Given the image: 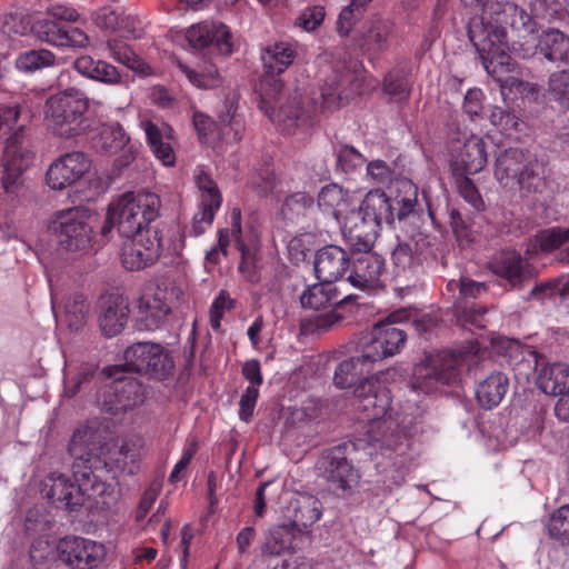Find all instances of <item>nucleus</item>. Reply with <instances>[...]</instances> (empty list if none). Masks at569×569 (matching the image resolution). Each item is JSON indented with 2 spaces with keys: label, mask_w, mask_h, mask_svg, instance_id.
Segmentation results:
<instances>
[{
  "label": "nucleus",
  "mask_w": 569,
  "mask_h": 569,
  "mask_svg": "<svg viewBox=\"0 0 569 569\" xmlns=\"http://www.w3.org/2000/svg\"><path fill=\"white\" fill-rule=\"evenodd\" d=\"M282 83L280 80L268 77L260 83V108L272 122L282 126L288 133L296 129L307 130L316 123L318 108L309 99L296 94L281 102Z\"/></svg>",
  "instance_id": "3"
},
{
  "label": "nucleus",
  "mask_w": 569,
  "mask_h": 569,
  "mask_svg": "<svg viewBox=\"0 0 569 569\" xmlns=\"http://www.w3.org/2000/svg\"><path fill=\"white\" fill-rule=\"evenodd\" d=\"M161 199L153 192L127 191L110 201V216L118 219L120 234L144 231L147 228H159L152 222L160 214Z\"/></svg>",
  "instance_id": "7"
},
{
  "label": "nucleus",
  "mask_w": 569,
  "mask_h": 569,
  "mask_svg": "<svg viewBox=\"0 0 569 569\" xmlns=\"http://www.w3.org/2000/svg\"><path fill=\"white\" fill-rule=\"evenodd\" d=\"M100 476L92 475L90 468L81 469V465H73V483L64 475H51L43 483L46 497L53 503L73 510L87 500L96 499L107 492L108 486Z\"/></svg>",
  "instance_id": "5"
},
{
  "label": "nucleus",
  "mask_w": 569,
  "mask_h": 569,
  "mask_svg": "<svg viewBox=\"0 0 569 569\" xmlns=\"http://www.w3.org/2000/svg\"><path fill=\"white\" fill-rule=\"evenodd\" d=\"M231 242L234 243L236 248L241 253L239 271L244 272L246 260L250 256V250L247 248V243L242 239L241 212L238 208H233L231 210L230 228L222 229L219 231L218 244L217 247L212 248L207 252V261L212 264L219 263L221 256L227 254V248Z\"/></svg>",
  "instance_id": "28"
},
{
  "label": "nucleus",
  "mask_w": 569,
  "mask_h": 569,
  "mask_svg": "<svg viewBox=\"0 0 569 569\" xmlns=\"http://www.w3.org/2000/svg\"><path fill=\"white\" fill-rule=\"evenodd\" d=\"M490 270L506 279L512 287L520 286L532 277V268L516 250L497 252L489 262Z\"/></svg>",
  "instance_id": "29"
},
{
  "label": "nucleus",
  "mask_w": 569,
  "mask_h": 569,
  "mask_svg": "<svg viewBox=\"0 0 569 569\" xmlns=\"http://www.w3.org/2000/svg\"><path fill=\"white\" fill-rule=\"evenodd\" d=\"M429 247V238L419 232L399 242L395 248L392 251L393 279L399 289L415 283Z\"/></svg>",
  "instance_id": "15"
},
{
  "label": "nucleus",
  "mask_w": 569,
  "mask_h": 569,
  "mask_svg": "<svg viewBox=\"0 0 569 569\" xmlns=\"http://www.w3.org/2000/svg\"><path fill=\"white\" fill-rule=\"evenodd\" d=\"M385 271V259L380 254L371 251L355 253L345 282L357 289L371 291L382 286Z\"/></svg>",
  "instance_id": "25"
},
{
  "label": "nucleus",
  "mask_w": 569,
  "mask_h": 569,
  "mask_svg": "<svg viewBox=\"0 0 569 569\" xmlns=\"http://www.w3.org/2000/svg\"><path fill=\"white\" fill-rule=\"evenodd\" d=\"M372 365L365 359L363 353L343 360L335 370L333 382L340 389L350 388L363 375L369 373Z\"/></svg>",
  "instance_id": "39"
},
{
  "label": "nucleus",
  "mask_w": 569,
  "mask_h": 569,
  "mask_svg": "<svg viewBox=\"0 0 569 569\" xmlns=\"http://www.w3.org/2000/svg\"><path fill=\"white\" fill-rule=\"evenodd\" d=\"M221 207L218 200L214 202H199V211L192 219V231L196 236L203 233L213 222L216 212Z\"/></svg>",
  "instance_id": "54"
},
{
  "label": "nucleus",
  "mask_w": 569,
  "mask_h": 569,
  "mask_svg": "<svg viewBox=\"0 0 569 569\" xmlns=\"http://www.w3.org/2000/svg\"><path fill=\"white\" fill-rule=\"evenodd\" d=\"M56 549L60 560L73 569H94L106 557L102 543L82 537H66Z\"/></svg>",
  "instance_id": "20"
},
{
  "label": "nucleus",
  "mask_w": 569,
  "mask_h": 569,
  "mask_svg": "<svg viewBox=\"0 0 569 569\" xmlns=\"http://www.w3.org/2000/svg\"><path fill=\"white\" fill-rule=\"evenodd\" d=\"M178 68L189 82L199 89H214L222 83V78L214 66H208L201 71L193 70L183 63H179Z\"/></svg>",
  "instance_id": "46"
},
{
  "label": "nucleus",
  "mask_w": 569,
  "mask_h": 569,
  "mask_svg": "<svg viewBox=\"0 0 569 569\" xmlns=\"http://www.w3.org/2000/svg\"><path fill=\"white\" fill-rule=\"evenodd\" d=\"M460 358L451 351H441L416 367V381L409 391L407 406H392V398L386 385V372H379L361 380L355 388L356 407L361 420L368 423L370 446L386 458L402 456L409 447L411 429L421 410L415 405L419 392L431 393L439 385H449L457 376Z\"/></svg>",
  "instance_id": "1"
},
{
  "label": "nucleus",
  "mask_w": 569,
  "mask_h": 569,
  "mask_svg": "<svg viewBox=\"0 0 569 569\" xmlns=\"http://www.w3.org/2000/svg\"><path fill=\"white\" fill-rule=\"evenodd\" d=\"M250 184L259 194L267 196L277 193L281 183L270 168H264L252 174Z\"/></svg>",
  "instance_id": "55"
},
{
  "label": "nucleus",
  "mask_w": 569,
  "mask_h": 569,
  "mask_svg": "<svg viewBox=\"0 0 569 569\" xmlns=\"http://www.w3.org/2000/svg\"><path fill=\"white\" fill-rule=\"evenodd\" d=\"M120 367L109 370L112 380L103 386L98 393L100 409L112 416H117L141 405L144 400L142 385L131 376L122 375Z\"/></svg>",
  "instance_id": "11"
},
{
  "label": "nucleus",
  "mask_w": 569,
  "mask_h": 569,
  "mask_svg": "<svg viewBox=\"0 0 569 569\" xmlns=\"http://www.w3.org/2000/svg\"><path fill=\"white\" fill-rule=\"evenodd\" d=\"M124 366L129 371L162 379L172 370L173 362L160 345L138 342L126 349Z\"/></svg>",
  "instance_id": "16"
},
{
  "label": "nucleus",
  "mask_w": 569,
  "mask_h": 569,
  "mask_svg": "<svg viewBox=\"0 0 569 569\" xmlns=\"http://www.w3.org/2000/svg\"><path fill=\"white\" fill-rule=\"evenodd\" d=\"M179 289L172 283L161 282L147 287L140 296L137 309L143 326L152 330L171 311V305L178 298Z\"/></svg>",
  "instance_id": "17"
},
{
  "label": "nucleus",
  "mask_w": 569,
  "mask_h": 569,
  "mask_svg": "<svg viewBox=\"0 0 569 569\" xmlns=\"http://www.w3.org/2000/svg\"><path fill=\"white\" fill-rule=\"evenodd\" d=\"M343 284L345 282L338 286L331 282L319 281L309 286L300 298L302 307L319 310L343 302L348 298L347 296L341 297V287Z\"/></svg>",
  "instance_id": "35"
},
{
  "label": "nucleus",
  "mask_w": 569,
  "mask_h": 569,
  "mask_svg": "<svg viewBox=\"0 0 569 569\" xmlns=\"http://www.w3.org/2000/svg\"><path fill=\"white\" fill-rule=\"evenodd\" d=\"M292 522L298 528H307L317 522L322 515L321 502L311 495H298L291 502Z\"/></svg>",
  "instance_id": "42"
},
{
  "label": "nucleus",
  "mask_w": 569,
  "mask_h": 569,
  "mask_svg": "<svg viewBox=\"0 0 569 569\" xmlns=\"http://www.w3.org/2000/svg\"><path fill=\"white\" fill-rule=\"evenodd\" d=\"M24 527L29 535H41L31 545L30 559L34 567L42 569L53 556V549L49 540L43 538L50 529V521L42 507L36 506L29 510Z\"/></svg>",
  "instance_id": "27"
},
{
  "label": "nucleus",
  "mask_w": 569,
  "mask_h": 569,
  "mask_svg": "<svg viewBox=\"0 0 569 569\" xmlns=\"http://www.w3.org/2000/svg\"><path fill=\"white\" fill-rule=\"evenodd\" d=\"M141 128L146 133L147 142L154 157L166 167L173 166L176 154L171 144L168 142L173 139L172 128L167 124L158 127L150 120L142 121Z\"/></svg>",
  "instance_id": "34"
},
{
  "label": "nucleus",
  "mask_w": 569,
  "mask_h": 569,
  "mask_svg": "<svg viewBox=\"0 0 569 569\" xmlns=\"http://www.w3.org/2000/svg\"><path fill=\"white\" fill-rule=\"evenodd\" d=\"M92 216L80 207L57 211L50 219L49 230L62 250L73 254H88L100 248L93 237Z\"/></svg>",
  "instance_id": "6"
},
{
  "label": "nucleus",
  "mask_w": 569,
  "mask_h": 569,
  "mask_svg": "<svg viewBox=\"0 0 569 569\" xmlns=\"http://www.w3.org/2000/svg\"><path fill=\"white\" fill-rule=\"evenodd\" d=\"M392 32L393 24L390 21H373L365 36V46L370 51H382L389 46Z\"/></svg>",
  "instance_id": "47"
},
{
  "label": "nucleus",
  "mask_w": 569,
  "mask_h": 569,
  "mask_svg": "<svg viewBox=\"0 0 569 569\" xmlns=\"http://www.w3.org/2000/svg\"><path fill=\"white\" fill-rule=\"evenodd\" d=\"M91 168V160L82 152L60 156L48 168L46 183L52 190H63L79 181Z\"/></svg>",
  "instance_id": "24"
},
{
  "label": "nucleus",
  "mask_w": 569,
  "mask_h": 569,
  "mask_svg": "<svg viewBox=\"0 0 569 569\" xmlns=\"http://www.w3.org/2000/svg\"><path fill=\"white\" fill-rule=\"evenodd\" d=\"M366 162V158L353 147L342 146L337 153V166L338 168L350 173L361 168Z\"/></svg>",
  "instance_id": "57"
},
{
  "label": "nucleus",
  "mask_w": 569,
  "mask_h": 569,
  "mask_svg": "<svg viewBox=\"0 0 569 569\" xmlns=\"http://www.w3.org/2000/svg\"><path fill=\"white\" fill-rule=\"evenodd\" d=\"M184 39L193 50L201 51L212 48L221 54H230L232 52L229 28L218 21L206 20L191 24L184 31Z\"/></svg>",
  "instance_id": "22"
},
{
  "label": "nucleus",
  "mask_w": 569,
  "mask_h": 569,
  "mask_svg": "<svg viewBox=\"0 0 569 569\" xmlns=\"http://www.w3.org/2000/svg\"><path fill=\"white\" fill-rule=\"evenodd\" d=\"M395 209L389 197L379 189L370 190L357 210H350L345 217V228L352 239L367 238L371 240L378 233L382 222L391 223ZM369 248V242L365 243Z\"/></svg>",
  "instance_id": "8"
},
{
  "label": "nucleus",
  "mask_w": 569,
  "mask_h": 569,
  "mask_svg": "<svg viewBox=\"0 0 569 569\" xmlns=\"http://www.w3.org/2000/svg\"><path fill=\"white\" fill-rule=\"evenodd\" d=\"M238 96L228 94L218 109V124L207 114L196 111L193 113V126L198 132L201 142L209 143L216 139L222 138L227 141L237 142L242 138L244 122L237 113Z\"/></svg>",
  "instance_id": "10"
},
{
  "label": "nucleus",
  "mask_w": 569,
  "mask_h": 569,
  "mask_svg": "<svg viewBox=\"0 0 569 569\" xmlns=\"http://www.w3.org/2000/svg\"><path fill=\"white\" fill-rule=\"evenodd\" d=\"M124 238L120 258L128 270H141L157 262L164 250L162 233L159 228H147L132 234H120Z\"/></svg>",
  "instance_id": "14"
},
{
  "label": "nucleus",
  "mask_w": 569,
  "mask_h": 569,
  "mask_svg": "<svg viewBox=\"0 0 569 569\" xmlns=\"http://www.w3.org/2000/svg\"><path fill=\"white\" fill-rule=\"evenodd\" d=\"M471 10L468 21V36L476 48L482 66L489 73L509 63L508 28L516 38L525 42L513 43V50L522 58L535 54L533 23L526 10L505 0H461Z\"/></svg>",
  "instance_id": "2"
},
{
  "label": "nucleus",
  "mask_w": 569,
  "mask_h": 569,
  "mask_svg": "<svg viewBox=\"0 0 569 569\" xmlns=\"http://www.w3.org/2000/svg\"><path fill=\"white\" fill-rule=\"evenodd\" d=\"M146 453V442L140 435H129L117 442H104L101 457L94 458L96 476L103 480V475H133Z\"/></svg>",
  "instance_id": "9"
},
{
  "label": "nucleus",
  "mask_w": 569,
  "mask_h": 569,
  "mask_svg": "<svg viewBox=\"0 0 569 569\" xmlns=\"http://www.w3.org/2000/svg\"><path fill=\"white\" fill-rule=\"evenodd\" d=\"M33 152L22 127L6 141L0 172V184L8 194H14L22 184V173L32 164Z\"/></svg>",
  "instance_id": "13"
},
{
  "label": "nucleus",
  "mask_w": 569,
  "mask_h": 569,
  "mask_svg": "<svg viewBox=\"0 0 569 569\" xmlns=\"http://www.w3.org/2000/svg\"><path fill=\"white\" fill-rule=\"evenodd\" d=\"M122 12L120 8L103 7L93 13L92 19L96 26L101 29L119 31Z\"/></svg>",
  "instance_id": "60"
},
{
  "label": "nucleus",
  "mask_w": 569,
  "mask_h": 569,
  "mask_svg": "<svg viewBox=\"0 0 569 569\" xmlns=\"http://www.w3.org/2000/svg\"><path fill=\"white\" fill-rule=\"evenodd\" d=\"M63 27L51 19H38L31 26L33 36L41 42L60 48Z\"/></svg>",
  "instance_id": "48"
},
{
  "label": "nucleus",
  "mask_w": 569,
  "mask_h": 569,
  "mask_svg": "<svg viewBox=\"0 0 569 569\" xmlns=\"http://www.w3.org/2000/svg\"><path fill=\"white\" fill-rule=\"evenodd\" d=\"M526 40L523 38H517L512 39L511 42L509 41V51L508 56H510V52H513L518 54L519 57H522L519 52L513 50V43H517V47H519V42H525ZM511 70V57H509V63L508 66L503 68H498L497 73H490L493 78L497 79V81L500 83V92L502 96V99L506 103H513L519 98H528L533 99L537 94V90L533 84L529 82H525L518 78L515 77H507L505 79L501 78V74L505 72H509ZM489 74V72L487 71Z\"/></svg>",
  "instance_id": "33"
},
{
  "label": "nucleus",
  "mask_w": 569,
  "mask_h": 569,
  "mask_svg": "<svg viewBox=\"0 0 569 569\" xmlns=\"http://www.w3.org/2000/svg\"><path fill=\"white\" fill-rule=\"evenodd\" d=\"M457 188L460 196L477 211L485 209V202L471 179L467 174H459Z\"/></svg>",
  "instance_id": "59"
},
{
  "label": "nucleus",
  "mask_w": 569,
  "mask_h": 569,
  "mask_svg": "<svg viewBox=\"0 0 569 569\" xmlns=\"http://www.w3.org/2000/svg\"><path fill=\"white\" fill-rule=\"evenodd\" d=\"M538 47L546 59L569 63V37L560 30L550 29L537 36Z\"/></svg>",
  "instance_id": "40"
},
{
  "label": "nucleus",
  "mask_w": 569,
  "mask_h": 569,
  "mask_svg": "<svg viewBox=\"0 0 569 569\" xmlns=\"http://www.w3.org/2000/svg\"><path fill=\"white\" fill-rule=\"evenodd\" d=\"M88 303L80 293L70 296L63 307V321L72 330H79L86 323Z\"/></svg>",
  "instance_id": "45"
},
{
  "label": "nucleus",
  "mask_w": 569,
  "mask_h": 569,
  "mask_svg": "<svg viewBox=\"0 0 569 569\" xmlns=\"http://www.w3.org/2000/svg\"><path fill=\"white\" fill-rule=\"evenodd\" d=\"M538 160L527 150L511 148L501 152L496 160L495 178L507 189H527L538 178Z\"/></svg>",
  "instance_id": "12"
},
{
  "label": "nucleus",
  "mask_w": 569,
  "mask_h": 569,
  "mask_svg": "<svg viewBox=\"0 0 569 569\" xmlns=\"http://www.w3.org/2000/svg\"><path fill=\"white\" fill-rule=\"evenodd\" d=\"M508 389V377L502 372H492L478 383L476 397L482 408L492 409L502 401Z\"/></svg>",
  "instance_id": "37"
},
{
  "label": "nucleus",
  "mask_w": 569,
  "mask_h": 569,
  "mask_svg": "<svg viewBox=\"0 0 569 569\" xmlns=\"http://www.w3.org/2000/svg\"><path fill=\"white\" fill-rule=\"evenodd\" d=\"M349 267L348 252L338 246H326L317 252L315 272L319 281L335 283L349 271Z\"/></svg>",
  "instance_id": "31"
},
{
  "label": "nucleus",
  "mask_w": 569,
  "mask_h": 569,
  "mask_svg": "<svg viewBox=\"0 0 569 569\" xmlns=\"http://www.w3.org/2000/svg\"><path fill=\"white\" fill-rule=\"evenodd\" d=\"M569 241V228H548L538 232L533 244L538 246L543 252H551Z\"/></svg>",
  "instance_id": "49"
},
{
  "label": "nucleus",
  "mask_w": 569,
  "mask_h": 569,
  "mask_svg": "<svg viewBox=\"0 0 569 569\" xmlns=\"http://www.w3.org/2000/svg\"><path fill=\"white\" fill-rule=\"evenodd\" d=\"M489 119L491 124L506 136L516 131L519 124V120L513 113L505 112L499 107L491 108Z\"/></svg>",
  "instance_id": "61"
},
{
  "label": "nucleus",
  "mask_w": 569,
  "mask_h": 569,
  "mask_svg": "<svg viewBox=\"0 0 569 569\" xmlns=\"http://www.w3.org/2000/svg\"><path fill=\"white\" fill-rule=\"evenodd\" d=\"M129 137L123 128L117 123L103 124L96 140V148L108 154H116L123 150V154L117 161L120 167L128 166L134 159V150L129 144Z\"/></svg>",
  "instance_id": "32"
},
{
  "label": "nucleus",
  "mask_w": 569,
  "mask_h": 569,
  "mask_svg": "<svg viewBox=\"0 0 569 569\" xmlns=\"http://www.w3.org/2000/svg\"><path fill=\"white\" fill-rule=\"evenodd\" d=\"M106 49L110 58L136 73L140 76L150 73L149 66L144 63L123 40L111 37L106 41Z\"/></svg>",
  "instance_id": "41"
},
{
  "label": "nucleus",
  "mask_w": 569,
  "mask_h": 569,
  "mask_svg": "<svg viewBox=\"0 0 569 569\" xmlns=\"http://www.w3.org/2000/svg\"><path fill=\"white\" fill-rule=\"evenodd\" d=\"M548 532L555 539H569V505L557 509L550 517Z\"/></svg>",
  "instance_id": "56"
},
{
  "label": "nucleus",
  "mask_w": 569,
  "mask_h": 569,
  "mask_svg": "<svg viewBox=\"0 0 569 569\" xmlns=\"http://www.w3.org/2000/svg\"><path fill=\"white\" fill-rule=\"evenodd\" d=\"M90 100L76 88H68L50 96L43 107L46 128L54 136L71 138L79 136L89 123L86 113Z\"/></svg>",
  "instance_id": "4"
},
{
  "label": "nucleus",
  "mask_w": 569,
  "mask_h": 569,
  "mask_svg": "<svg viewBox=\"0 0 569 569\" xmlns=\"http://www.w3.org/2000/svg\"><path fill=\"white\" fill-rule=\"evenodd\" d=\"M320 475L335 490L350 496L358 488L361 475L337 449L323 455L317 463Z\"/></svg>",
  "instance_id": "21"
},
{
  "label": "nucleus",
  "mask_w": 569,
  "mask_h": 569,
  "mask_svg": "<svg viewBox=\"0 0 569 569\" xmlns=\"http://www.w3.org/2000/svg\"><path fill=\"white\" fill-rule=\"evenodd\" d=\"M451 168L455 174H475L487 163L483 139L477 134L463 136L451 144Z\"/></svg>",
  "instance_id": "23"
},
{
  "label": "nucleus",
  "mask_w": 569,
  "mask_h": 569,
  "mask_svg": "<svg viewBox=\"0 0 569 569\" xmlns=\"http://www.w3.org/2000/svg\"><path fill=\"white\" fill-rule=\"evenodd\" d=\"M325 16L322 6L308 7L298 16L296 26L308 32L313 31L322 23Z\"/></svg>",
  "instance_id": "62"
},
{
  "label": "nucleus",
  "mask_w": 569,
  "mask_h": 569,
  "mask_svg": "<svg viewBox=\"0 0 569 569\" xmlns=\"http://www.w3.org/2000/svg\"><path fill=\"white\" fill-rule=\"evenodd\" d=\"M396 319L380 321L370 331L369 340L362 346L365 359L371 365L377 361L393 357L403 348L407 336L400 328L395 327Z\"/></svg>",
  "instance_id": "19"
},
{
  "label": "nucleus",
  "mask_w": 569,
  "mask_h": 569,
  "mask_svg": "<svg viewBox=\"0 0 569 569\" xmlns=\"http://www.w3.org/2000/svg\"><path fill=\"white\" fill-rule=\"evenodd\" d=\"M548 92L561 108L569 110V69L551 73Z\"/></svg>",
  "instance_id": "50"
},
{
  "label": "nucleus",
  "mask_w": 569,
  "mask_h": 569,
  "mask_svg": "<svg viewBox=\"0 0 569 569\" xmlns=\"http://www.w3.org/2000/svg\"><path fill=\"white\" fill-rule=\"evenodd\" d=\"M107 436L106 428H102L98 421L92 420L78 427L71 437L69 452L74 458L73 465H81V469L90 468L92 475L94 471V458L102 456Z\"/></svg>",
  "instance_id": "18"
},
{
  "label": "nucleus",
  "mask_w": 569,
  "mask_h": 569,
  "mask_svg": "<svg viewBox=\"0 0 569 569\" xmlns=\"http://www.w3.org/2000/svg\"><path fill=\"white\" fill-rule=\"evenodd\" d=\"M57 56L48 49H34L21 52L17 56L14 66L18 71L30 74L53 67Z\"/></svg>",
  "instance_id": "43"
},
{
  "label": "nucleus",
  "mask_w": 569,
  "mask_h": 569,
  "mask_svg": "<svg viewBox=\"0 0 569 569\" xmlns=\"http://www.w3.org/2000/svg\"><path fill=\"white\" fill-rule=\"evenodd\" d=\"M129 301L121 295H109L100 301L99 326L102 333L112 338L124 329L129 319Z\"/></svg>",
  "instance_id": "30"
},
{
  "label": "nucleus",
  "mask_w": 569,
  "mask_h": 569,
  "mask_svg": "<svg viewBox=\"0 0 569 569\" xmlns=\"http://www.w3.org/2000/svg\"><path fill=\"white\" fill-rule=\"evenodd\" d=\"M90 79L106 84H118L121 82V74L111 63L104 60H97Z\"/></svg>",
  "instance_id": "63"
},
{
  "label": "nucleus",
  "mask_w": 569,
  "mask_h": 569,
  "mask_svg": "<svg viewBox=\"0 0 569 569\" xmlns=\"http://www.w3.org/2000/svg\"><path fill=\"white\" fill-rule=\"evenodd\" d=\"M194 181L200 192V201L214 202L218 200V203L222 202V197L217 183L202 168L197 169Z\"/></svg>",
  "instance_id": "53"
},
{
  "label": "nucleus",
  "mask_w": 569,
  "mask_h": 569,
  "mask_svg": "<svg viewBox=\"0 0 569 569\" xmlns=\"http://www.w3.org/2000/svg\"><path fill=\"white\" fill-rule=\"evenodd\" d=\"M288 530L284 526L273 527L269 530L261 546L263 555H280L289 547Z\"/></svg>",
  "instance_id": "51"
},
{
  "label": "nucleus",
  "mask_w": 569,
  "mask_h": 569,
  "mask_svg": "<svg viewBox=\"0 0 569 569\" xmlns=\"http://www.w3.org/2000/svg\"><path fill=\"white\" fill-rule=\"evenodd\" d=\"M367 177L373 183L385 184L392 180L393 169L383 160H373L367 164Z\"/></svg>",
  "instance_id": "64"
},
{
  "label": "nucleus",
  "mask_w": 569,
  "mask_h": 569,
  "mask_svg": "<svg viewBox=\"0 0 569 569\" xmlns=\"http://www.w3.org/2000/svg\"><path fill=\"white\" fill-rule=\"evenodd\" d=\"M537 385L546 395L560 396L555 407L556 416L561 420H569V366H542L537 376Z\"/></svg>",
  "instance_id": "26"
},
{
  "label": "nucleus",
  "mask_w": 569,
  "mask_h": 569,
  "mask_svg": "<svg viewBox=\"0 0 569 569\" xmlns=\"http://www.w3.org/2000/svg\"><path fill=\"white\" fill-rule=\"evenodd\" d=\"M318 206L338 222H345V217L349 212V194L337 183L327 184L318 193Z\"/></svg>",
  "instance_id": "38"
},
{
  "label": "nucleus",
  "mask_w": 569,
  "mask_h": 569,
  "mask_svg": "<svg viewBox=\"0 0 569 569\" xmlns=\"http://www.w3.org/2000/svg\"><path fill=\"white\" fill-rule=\"evenodd\" d=\"M531 14H526L531 19L533 23L532 36L535 38V52L537 51V23L536 19L551 18L557 13L558 4L556 0H533L530 3Z\"/></svg>",
  "instance_id": "58"
},
{
  "label": "nucleus",
  "mask_w": 569,
  "mask_h": 569,
  "mask_svg": "<svg viewBox=\"0 0 569 569\" xmlns=\"http://www.w3.org/2000/svg\"><path fill=\"white\" fill-rule=\"evenodd\" d=\"M397 190L393 209L401 220L413 212L418 200V187L411 180L402 179L397 182Z\"/></svg>",
  "instance_id": "44"
},
{
  "label": "nucleus",
  "mask_w": 569,
  "mask_h": 569,
  "mask_svg": "<svg viewBox=\"0 0 569 569\" xmlns=\"http://www.w3.org/2000/svg\"><path fill=\"white\" fill-rule=\"evenodd\" d=\"M297 57V44L290 41H278L264 47L261 51L263 68L269 74H280L292 64Z\"/></svg>",
  "instance_id": "36"
},
{
  "label": "nucleus",
  "mask_w": 569,
  "mask_h": 569,
  "mask_svg": "<svg viewBox=\"0 0 569 569\" xmlns=\"http://www.w3.org/2000/svg\"><path fill=\"white\" fill-rule=\"evenodd\" d=\"M233 306L234 300L230 297L229 292L227 290H220L209 310L210 326L214 331L220 330L222 318Z\"/></svg>",
  "instance_id": "52"
}]
</instances>
